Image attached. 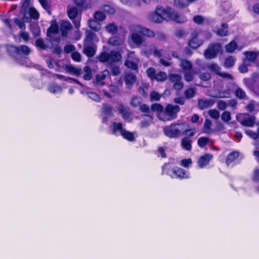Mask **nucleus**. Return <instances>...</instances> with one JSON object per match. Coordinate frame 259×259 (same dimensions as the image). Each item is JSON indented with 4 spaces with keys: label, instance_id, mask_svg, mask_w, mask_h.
I'll return each mask as SVG.
<instances>
[{
    "label": "nucleus",
    "instance_id": "nucleus-15",
    "mask_svg": "<svg viewBox=\"0 0 259 259\" xmlns=\"http://www.w3.org/2000/svg\"><path fill=\"white\" fill-rule=\"evenodd\" d=\"M142 117L143 120L140 123L141 128H146L151 124L153 119V116L150 114H144Z\"/></svg>",
    "mask_w": 259,
    "mask_h": 259
},
{
    "label": "nucleus",
    "instance_id": "nucleus-51",
    "mask_svg": "<svg viewBox=\"0 0 259 259\" xmlns=\"http://www.w3.org/2000/svg\"><path fill=\"white\" fill-rule=\"evenodd\" d=\"M195 94V89L194 88H189L186 90L184 92V95L186 98L190 99L193 98Z\"/></svg>",
    "mask_w": 259,
    "mask_h": 259
},
{
    "label": "nucleus",
    "instance_id": "nucleus-20",
    "mask_svg": "<svg viewBox=\"0 0 259 259\" xmlns=\"http://www.w3.org/2000/svg\"><path fill=\"white\" fill-rule=\"evenodd\" d=\"M136 79L137 77L136 75L133 73H127L124 77L125 83L126 85L128 86V88H130L131 87L133 86L134 83L136 82Z\"/></svg>",
    "mask_w": 259,
    "mask_h": 259
},
{
    "label": "nucleus",
    "instance_id": "nucleus-24",
    "mask_svg": "<svg viewBox=\"0 0 259 259\" xmlns=\"http://www.w3.org/2000/svg\"><path fill=\"white\" fill-rule=\"evenodd\" d=\"M231 119V114L229 111H225L221 115L222 120L224 122L228 123L229 125H233L235 123L234 121L230 122Z\"/></svg>",
    "mask_w": 259,
    "mask_h": 259
},
{
    "label": "nucleus",
    "instance_id": "nucleus-27",
    "mask_svg": "<svg viewBox=\"0 0 259 259\" xmlns=\"http://www.w3.org/2000/svg\"><path fill=\"white\" fill-rule=\"evenodd\" d=\"M139 62V59H135L133 60H126L124 62V65L128 68L136 70L138 68Z\"/></svg>",
    "mask_w": 259,
    "mask_h": 259
},
{
    "label": "nucleus",
    "instance_id": "nucleus-50",
    "mask_svg": "<svg viewBox=\"0 0 259 259\" xmlns=\"http://www.w3.org/2000/svg\"><path fill=\"white\" fill-rule=\"evenodd\" d=\"M151 111H156L157 112H164L163 107L158 103H155L152 105L151 107Z\"/></svg>",
    "mask_w": 259,
    "mask_h": 259
},
{
    "label": "nucleus",
    "instance_id": "nucleus-56",
    "mask_svg": "<svg viewBox=\"0 0 259 259\" xmlns=\"http://www.w3.org/2000/svg\"><path fill=\"white\" fill-rule=\"evenodd\" d=\"M147 74L149 77L151 79L154 80V78L156 75L155 69L153 67L148 68L146 71Z\"/></svg>",
    "mask_w": 259,
    "mask_h": 259
},
{
    "label": "nucleus",
    "instance_id": "nucleus-37",
    "mask_svg": "<svg viewBox=\"0 0 259 259\" xmlns=\"http://www.w3.org/2000/svg\"><path fill=\"white\" fill-rule=\"evenodd\" d=\"M121 136L123 138L125 139H126L127 140L133 142L135 140V138L134 137V135L133 133H132L131 132L127 131L126 130H124V131L123 132L122 134H121Z\"/></svg>",
    "mask_w": 259,
    "mask_h": 259
},
{
    "label": "nucleus",
    "instance_id": "nucleus-42",
    "mask_svg": "<svg viewBox=\"0 0 259 259\" xmlns=\"http://www.w3.org/2000/svg\"><path fill=\"white\" fill-rule=\"evenodd\" d=\"M237 47V43L235 41H231L225 46V49L227 52L232 53L236 49Z\"/></svg>",
    "mask_w": 259,
    "mask_h": 259
},
{
    "label": "nucleus",
    "instance_id": "nucleus-16",
    "mask_svg": "<svg viewBox=\"0 0 259 259\" xmlns=\"http://www.w3.org/2000/svg\"><path fill=\"white\" fill-rule=\"evenodd\" d=\"M212 158V156L209 154H206L201 156L198 160V165L200 168L206 166Z\"/></svg>",
    "mask_w": 259,
    "mask_h": 259
},
{
    "label": "nucleus",
    "instance_id": "nucleus-8",
    "mask_svg": "<svg viewBox=\"0 0 259 259\" xmlns=\"http://www.w3.org/2000/svg\"><path fill=\"white\" fill-rule=\"evenodd\" d=\"M208 68L211 71L214 72L217 74L219 75V76L227 78L228 80H233V76L226 72H221V68L220 67V66L215 63H211L208 66Z\"/></svg>",
    "mask_w": 259,
    "mask_h": 259
},
{
    "label": "nucleus",
    "instance_id": "nucleus-43",
    "mask_svg": "<svg viewBox=\"0 0 259 259\" xmlns=\"http://www.w3.org/2000/svg\"><path fill=\"white\" fill-rule=\"evenodd\" d=\"M236 61V59L232 56H229L225 59L224 65L225 67L230 68L232 67Z\"/></svg>",
    "mask_w": 259,
    "mask_h": 259
},
{
    "label": "nucleus",
    "instance_id": "nucleus-26",
    "mask_svg": "<svg viewBox=\"0 0 259 259\" xmlns=\"http://www.w3.org/2000/svg\"><path fill=\"white\" fill-rule=\"evenodd\" d=\"M192 141L188 138H184L182 139L181 142V145L183 149L190 151L192 149Z\"/></svg>",
    "mask_w": 259,
    "mask_h": 259
},
{
    "label": "nucleus",
    "instance_id": "nucleus-57",
    "mask_svg": "<svg viewBox=\"0 0 259 259\" xmlns=\"http://www.w3.org/2000/svg\"><path fill=\"white\" fill-rule=\"evenodd\" d=\"M117 109L120 114L129 111V109L122 104H119L117 107Z\"/></svg>",
    "mask_w": 259,
    "mask_h": 259
},
{
    "label": "nucleus",
    "instance_id": "nucleus-29",
    "mask_svg": "<svg viewBox=\"0 0 259 259\" xmlns=\"http://www.w3.org/2000/svg\"><path fill=\"white\" fill-rule=\"evenodd\" d=\"M107 31L111 34H115L118 30V26L114 22H111L106 26Z\"/></svg>",
    "mask_w": 259,
    "mask_h": 259
},
{
    "label": "nucleus",
    "instance_id": "nucleus-60",
    "mask_svg": "<svg viewBox=\"0 0 259 259\" xmlns=\"http://www.w3.org/2000/svg\"><path fill=\"white\" fill-rule=\"evenodd\" d=\"M19 36L24 40L25 42H27L30 39L29 34L26 31H22L20 32Z\"/></svg>",
    "mask_w": 259,
    "mask_h": 259
},
{
    "label": "nucleus",
    "instance_id": "nucleus-36",
    "mask_svg": "<svg viewBox=\"0 0 259 259\" xmlns=\"http://www.w3.org/2000/svg\"><path fill=\"white\" fill-rule=\"evenodd\" d=\"M213 96L217 98H227L230 97L231 94L227 91H218L216 95Z\"/></svg>",
    "mask_w": 259,
    "mask_h": 259
},
{
    "label": "nucleus",
    "instance_id": "nucleus-19",
    "mask_svg": "<svg viewBox=\"0 0 259 259\" xmlns=\"http://www.w3.org/2000/svg\"><path fill=\"white\" fill-rule=\"evenodd\" d=\"M123 42V39L117 36L111 37L108 41L109 45L114 47L121 46Z\"/></svg>",
    "mask_w": 259,
    "mask_h": 259
},
{
    "label": "nucleus",
    "instance_id": "nucleus-21",
    "mask_svg": "<svg viewBox=\"0 0 259 259\" xmlns=\"http://www.w3.org/2000/svg\"><path fill=\"white\" fill-rule=\"evenodd\" d=\"M67 13L70 19H74L77 17L78 10L75 7L69 5L67 8Z\"/></svg>",
    "mask_w": 259,
    "mask_h": 259
},
{
    "label": "nucleus",
    "instance_id": "nucleus-46",
    "mask_svg": "<svg viewBox=\"0 0 259 259\" xmlns=\"http://www.w3.org/2000/svg\"><path fill=\"white\" fill-rule=\"evenodd\" d=\"M235 94L237 98L241 99H245L246 96L245 91L239 87L236 88Z\"/></svg>",
    "mask_w": 259,
    "mask_h": 259
},
{
    "label": "nucleus",
    "instance_id": "nucleus-6",
    "mask_svg": "<svg viewBox=\"0 0 259 259\" xmlns=\"http://www.w3.org/2000/svg\"><path fill=\"white\" fill-rule=\"evenodd\" d=\"M236 119L243 126L253 127L255 124L258 125V123L255 121V117L248 114L237 113L236 115Z\"/></svg>",
    "mask_w": 259,
    "mask_h": 259
},
{
    "label": "nucleus",
    "instance_id": "nucleus-32",
    "mask_svg": "<svg viewBox=\"0 0 259 259\" xmlns=\"http://www.w3.org/2000/svg\"><path fill=\"white\" fill-rule=\"evenodd\" d=\"M88 25L92 29L96 31H98L101 29L100 24L97 21L93 19L89 20Z\"/></svg>",
    "mask_w": 259,
    "mask_h": 259
},
{
    "label": "nucleus",
    "instance_id": "nucleus-28",
    "mask_svg": "<svg viewBox=\"0 0 259 259\" xmlns=\"http://www.w3.org/2000/svg\"><path fill=\"white\" fill-rule=\"evenodd\" d=\"M29 29L34 37H37L40 35V29L37 23L30 24Z\"/></svg>",
    "mask_w": 259,
    "mask_h": 259
},
{
    "label": "nucleus",
    "instance_id": "nucleus-40",
    "mask_svg": "<svg viewBox=\"0 0 259 259\" xmlns=\"http://www.w3.org/2000/svg\"><path fill=\"white\" fill-rule=\"evenodd\" d=\"M211 122L209 119H206L205 120L203 125V131L206 134L212 133L213 131L211 129Z\"/></svg>",
    "mask_w": 259,
    "mask_h": 259
},
{
    "label": "nucleus",
    "instance_id": "nucleus-14",
    "mask_svg": "<svg viewBox=\"0 0 259 259\" xmlns=\"http://www.w3.org/2000/svg\"><path fill=\"white\" fill-rule=\"evenodd\" d=\"M72 25L68 20L62 21L60 23V30L63 36H67L68 32L72 29Z\"/></svg>",
    "mask_w": 259,
    "mask_h": 259
},
{
    "label": "nucleus",
    "instance_id": "nucleus-49",
    "mask_svg": "<svg viewBox=\"0 0 259 259\" xmlns=\"http://www.w3.org/2000/svg\"><path fill=\"white\" fill-rule=\"evenodd\" d=\"M208 114L211 118L217 120L220 118V114L219 111L217 109H213L208 111Z\"/></svg>",
    "mask_w": 259,
    "mask_h": 259
},
{
    "label": "nucleus",
    "instance_id": "nucleus-38",
    "mask_svg": "<svg viewBox=\"0 0 259 259\" xmlns=\"http://www.w3.org/2000/svg\"><path fill=\"white\" fill-rule=\"evenodd\" d=\"M74 3L79 7L84 9L91 8V5L88 3L87 0H73Z\"/></svg>",
    "mask_w": 259,
    "mask_h": 259
},
{
    "label": "nucleus",
    "instance_id": "nucleus-7",
    "mask_svg": "<svg viewBox=\"0 0 259 259\" xmlns=\"http://www.w3.org/2000/svg\"><path fill=\"white\" fill-rule=\"evenodd\" d=\"M221 50V45L218 43L209 44L207 49L204 52V56L206 59L215 58Z\"/></svg>",
    "mask_w": 259,
    "mask_h": 259
},
{
    "label": "nucleus",
    "instance_id": "nucleus-30",
    "mask_svg": "<svg viewBox=\"0 0 259 259\" xmlns=\"http://www.w3.org/2000/svg\"><path fill=\"white\" fill-rule=\"evenodd\" d=\"M83 53L89 57L94 56L96 53L95 49L92 46H85L83 50Z\"/></svg>",
    "mask_w": 259,
    "mask_h": 259
},
{
    "label": "nucleus",
    "instance_id": "nucleus-41",
    "mask_svg": "<svg viewBox=\"0 0 259 259\" xmlns=\"http://www.w3.org/2000/svg\"><path fill=\"white\" fill-rule=\"evenodd\" d=\"M109 72L107 70H105L100 73L96 75V81L98 82H101V84H103V83L101 82L106 78Z\"/></svg>",
    "mask_w": 259,
    "mask_h": 259
},
{
    "label": "nucleus",
    "instance_id": "nucleus-10",
    "mask_svg": "<svg viewBox=\"0 0 259 259\" xmlns=\"http://www.w3.org/2000/svg\"><path fill=\"white\" fill-rule=\"evenodd\" d=\"M35 46L41 50H46L52 47V45L50 40L46 38L45 39L42 38L37 39L35 41Z\"/></svg>",
    "mask_w": 259,
    "mask_h": 259
},
{
    "label": "nucleus",
    "instance_id": "nucleus-1",
    "mask_svg": "<svg viewBox=\"0 0 259 259\" xmlns=\"http://www.w3.org/2000/svg\"><path fill=\"white\" fill-rule=\"evenodd\" d=\"M130 34L127 37L128 44L133 48H140L144 44L145 38L143 35L153 37V31L140 25H132L130 27Z\"/></svg>",
    "mask_w": 259,
    "mask_h": 259
},
{
    "label": "nucleus",
    "instance_id": "nucleus-9",
    "mask_svg": "<svg viewBox=\"0 0 259 259\" xmlns=\"http://www.w3.org/2000/svg\"><path fill=\"white\" fill-rule=\"evenodd\" d=\"M199 34V32L197 31H194L192 33V38L189 41V46L192 49H197L200 46L203 41L202 39H199L197 38V36Z\"/></svg>",
    "mask_w": 259,
    "mask_h": 259
},
{
    "label": "nucleus",
    "instance_id": "nucleus-45",
    "mask_svg": "<svg viewBox=\"0 0 259 259\" xmlns=\"http://www.w3.org/2000/svg\"><path fill=\"white\" fill-rule=\"evenodd\" d=\"M103 110L104 112L107 115L113 116L114 110L111 106L108 104H103Z\"/></svg>",
    "mask_w": 259,
    "mask_h": 259
},
{
    "label": "nucleus",
    "instance_id": "nucleus-58",
    "mask_svg": "<svg viewBox=\"0 0 259 259\" xmlns=\"http://www.w3.org/2000/svg\"><path fill=\"white\" fill-rule=\"evenodd\" d=\"M192 73H195L194 71H192L190 72V71H187L185 73L184 75V79L186 81L190 82L192 81L194 77L192 75Z\"/></svg>",
    "mask_w": 259,
    "mask_h": 259
},
{
    "label": "nucleus",
    "instance_id": "nucleus-55",
    "mask_svg": "<svg viewBox=\"0 0 259 259\" xmlns=\"http://www.w3.org/2000/svg\"><path fill=\"white\" fill-rule=\"evenodd\" d=\"M141 102V100L140 98L134 97L131 100V105L134 107H137L140 105Z\"/></svg>",
    "mask_w": 259,
    "mask_h": 259
},
{
    "label": "nucleus",
    "instance_id": "nucleus-44",
    "mask_svg": "<svg viewBox=\"0 0 259 259\" xmlns=\"http://www.w3.org/2000/svg\"><path fill=\"white\" fill-rule=\"evenodd\" d=\"M109 53L107 52H103L100 55L98 56L97 59L100 62H109Z\"/></svg>",
    "mask_w": 259,
    "mask_h": 259
},
{
    "label": "nucleus",
    "instance_id": "nucleus-12",
    "mask_svg": "<svg viewBox=\"0 0 259 259\" xmlns=\"http://www.w3.org/2000/svg\"><path fill=\"white\" fill-rule=\"evenodd\" d=\"M172 172L174 175L171 177L172 178H188L189 177L188 173L186 172L184 169L176 167L172 169Z\"/></svg>",
    "mask_w": 259,
    "mask_h": 259
},
{
    "label": "nucleus",
    "instance_id": "nucleus-48",
    "mask_svg": "<svg viewBox=\"0 0 259 259\" xmlns=\"http://www.w3.org/2000/svg\"><path fill=\"white\" fill-rule=\"evenodd\" d=\"M29 15L33 19H37L39 17L38 12L33 7L30 8L29 9Z\"/></svg>",
    "mask_w": 259,
    "mask_h": 259
},
{
    "label": "nucleus",
    "instance_id": "nucleus-47",
    "mask_svg": "<svg viewBox=\"0 0 259 259\" xmlns=\"http://www.w3.org/2000/svg\"><path fill=\"white\" fill-rule=\"evenodd\" d=\"M167 77L168 78L169 80L173 83L179 81L182 79L181 76L178 74L170 73L169 74Z\"/></svg>",
    "mask_w": 259,
    "mask_h": 259
},
{
    "label": "nucleus",
    "instance_id": "nucleus-22",
    "mask_svg": "<svg viewBox=\"0 0 259 259\" xmlns=\"http://www.w3.org/2000/svg\"><path fill=\"white\" fill-rule=\"evenodd\" d=\"M173 5L179 10H183L189 6L187 0H174Z\"/></svg>",
    "mask_w": 259,
    "mask_h": 259
},
{
    "label": "nucleus",
    "instance_id": "nucleus-31",
    "mask_svg": "<svg viewBox=\"0 0 259 259\" xmlns=\"http://www.w3.org/2000/svg\"><path fill=\"white\" fill-rule=\"evenodd\" d=\"M239 156V153L238 152H233L230 153L227 157L226 163L228 166L236 160Z\"/></svg>",
    "mask_w": 259,
    "mask_h": 259
},
{
    "label": "nucleus",
    "instance_id": "nucleus-4",
    "mask_svg": "<svg viewBox=\"0 0 259 259\" xmlns=\"http://www.w3.org/2000/svg\"><path fill=\"white\" fill-rule=\"evenodd\" d=\"M141 53L145 57L153 55L155 57L160 58L165 55V51L163 49H159L154 44H143L140 47Z\"/></svg>",
    "mask_w": 259,
    "mask_h": 259
},
{
    "label": "nucleus",
    "instance_id": "nucleus-35",
    "mask_svg": "<svg viewBox=\"0 0 259 259\" xmlns=\"http://www.w3.org/2000/svg\"><path fill=\"white\" fill-rule=\"evenodd\" d=\"M243 54L246 56V59L251 62H254L257 57L256 53L253 51H246Z\"/></svg>",
    "mask_w": 259,
    "mask_h": 259
},
{
    "label": "nucleus",
    "instance_id": "nucleus-18",
    "mask_svg": "<svg viewBox=\"0 0 259 259\" xmlns=\"http://www.w3.org/2000/svg\"><path fill=\"white\" fill-rule=\"evenodd\" d=\"M124 128L122 127V124L121 122H113L112 124V134L118 136L121 135L123 132L124 131Z\"/></svg>",
    "mask_w": 259,
    "mask_h": 259
},
{
    "label": "nucleus",
    "instance_id": "nucleus-52",
    "mask_svg": "<svg viewBox=\"0 0 259 259\" xmlns=\"http://www.w3.org/2000/svg\"><path fill=\"white\" fill-rule=\"evenodd\" d=\"M94 18L97 21H102L106 18V16L104 13L97 11L95 13Z\"/></svg>",
    "mask_w": 259,
    "mask_h": 259
},
{
    "label": "nucleus",
    "instance_id": "nucleus-64",
    "mask_svg": "<svg viewBox=\"0 0 259 259\" xmlns=\"http://www.w3.org/2000/svg\"><path fill=\"white\" fill-rule=\"evenodd\" d=\"M71 58L74 61L76 62H80L81 61V55L77 52H74L71 54Z\"/></svg>",
    "mask_w": 259,
    "mask_h": 259
},
{
    "label": "nucleus",
    "instance_id": "nucleus-61",
    "mask_svg": "<svg viewBox=\"0 0 259 259\" xmlns=\"http://www.w3.org/2000/svg\"><path fill=\"white\" fill-rule=\"evenodd\" d=\"M15 23L21 29H25L26 28L25 24L24 22L21 21L20 19L18 18H15L14 19Z\"/></svg>",
    "mask_w": 259,
    "mask_h": 259
},
{
    "label": "nucleus",
    "instance_id": "nucleus-62",
    "mask_svg": "<svg viewBox=\"0 0 259 259\" xmlns=\"http://www.w3.org/2000/svg\"><path fill=\"white\" fill-rule=\"evenodd\" d=\"M227 103L223 100H220L218 102L217 107L219 110H225L227 108Z\"/></svg>",
    "mask_w": 259,
    "mask_h": 259
},
{
    "label": "nucleus",
    "instance_id": "nucleus-3",
    "mask_svg": "<svg viewBox=\"0 0 259 259\" xmlns=\"http://www.w3.org/2000/svg\"><path fill=\"white\" fill-rule=\"evenodd\" d=\"M188 124L186 122L173 123L163 128L164 135L170 138H177L187 131Z\"/></svg>",
    "mask_w": 259,
    "mask_h": 259
},
{
    "label": "nucleus",
    "instance_id": "nucleus-25",
    "mask_svg": "<svg viewBox=\"0 0 259 259\" xmlns=\"http://www.w3.org/2000/svg\"><path fill=\"white\" fill-rule=\"evenodd\" d=\"M109 62L112 63V62H116L119 61L121 58V55L118 52L112 51L110 52L109 54Z\"/></svg>",
    "mask_w": 259,
    "mask_h": 259
},
{
    "label": "nucleus",
    "instance_id": "nucleus-34",
    "mask_svg": "<svg viewBox=\"0 0 259 259\" xmlns=\"http://www.w3.org/2000/svg\"><path fill=\"white\" fill-rule=\"evenodd\" d=\"M49 91L53 94H59L62 91L61 87L58 84L53 83L49 87Z\"/></svg>",
    "mask_w": 259,
    "mask_h": 259
},
{
    "label": "nucleus",
    "instance_id": "nucleus-11",
    "mask_svg": "<svg viewBox=\"0 0 259 259\" xmlns=\"http://www.w3.org/2000/svg\"><path fill=\"white\" fill-rule=\"evenodd\" d=\"M214 100L211 99H201L198 100V106L202 110L209 108L213 105Z\"/></svg>",
    "mask_w": 259,
    "mask_h": 259
},
{
    "label": "nucleus",
    "instance_id": "nucleus-17",
    "mask_svg": "<svg viewBox=\"0 0 259 259\" xmlns=\"http://www.w3.org/2000/svg\"><path fill=\"white\" fill-rule=\"evenodd\" d=\"M65 69L67 72L74 75L76 76H79L82 72V70L81 68L76 67L71 64L65 65Z\"/></svg>",
    "mask_w": 259,
    "mask_h": 259
},
{
    "label": "nucleus",
    "instance_id": "nucleus-39",
    "mask_svg": "<svg viewBox=\"0 0 259 259\" xmlns=\"http://www.w3.org/2000/svg\"><path fill=\"white\" fill-rule=\"evenodd\" d=\"M167 78L166 73L163 71H159L156 74L154 79L158 81H164Z\"/></svg>",
    "mask_w": 259,
    "mask_h": 259
},
{
    "label": "nucleus",
    "instance_id": "nucleus-33",
    "mask_svg": "<svg viewBox=\"0 0 259 259\" xmlns=\"http://www.w3.org/2000/svg\"><path fill=\"white\" fill-rule=\"evenodd\" d=\"M83 72L84 74L83 78L85 80H90L92 77V70L91 68L88 66H86L83 68Z\"/></svg>",
    "mask_w": 259,
    "mask_h": 259
},
{
    "label": "nucleus",
    "instance_id": "nucleus-2",
    "mask_svg": "<svg viewBox=\"0 0 259 259\" xmlns=\"http://www.w3.org/2000/svg\"><path fill=\"white\" fill-rule=\"evenodd\" d=\"M151 21L156 23H161L165 19L167 20H173L177 23H183L187 21L185 15H179L178 12L172 8L164 10L160 6L157 7L156 11L149 16Z\"/></svg>",
    "mask_w": 259,
    "mask_h": 259
},
{
    "label": "nucleus",
    "instance_id": "nucleus-23",
    "mask_svg": "<svg viewBox=\"0 0 259 259\" xmlns=\"http://www.w3.org/2000/svg\"><path fill=\"white\" fill-rule=\"evenodd\" d=\"M180 66L184 71H190L192 69V63L186 59H181Z\"/></svg>",
    "mask_w": 259,
    "mask_h": 259
},
{
    "label": "nucleus",
    "instance_id": "nucleus-54",
    "mask_svg": "<svg viewBox=\"0 0 259 259\" xmlns=\"http://www.w3.org/2000/svg\"><path fill=\"white\" fill-rule=\"evenodd\" d=\"M87 95L90 99L95 101L100 102L101 100L100 96L95 93L89 92L87 93Z\"/></svg>",
    "mask_w": 259,
    "mask_h": 259
},
{
    "label": "nucleus",
    "instance_id": "nucleus-63",
    "mask_svg": "<svg viewBox=\"0 0 259 259\" xmlns=\"http://www.w3.org/2000/svg\"><path fill=\"white\" fill-rule=\"evenodd\" d=\"M59 31V27L57 25H52L48 29V33H57Z\"/></svg>",
    "mask_w": 259,
    "mask_h": 259
},
{
    "label": "nucleus",
    "instance_id": "nucleus-59",
    "mask_svg": "<svg viewBox=\"0 0 259 259\" xmlns=\"http://www.w3.org/2000/svg\"><path fill=\"white\" fill-rule=\"evenodd\" d=\"M150 100L153 101H159L161 98V95L155 91L152 92L150 94Z\"/></svg>",
    "mask_w": 259,
    "mask_h": 259
},
{
    "label": "nucleus",
    "instance_id": "nucleus-53",
    "mask_svg": "<svg viewBox=\"0 0 259 259\" xmlns=\"http://www.w3.org/2000/svg\"><path fill=\"white\" fill-rule=\"evenodd\" d=\"M209 139L206 137H201L198 139L197 143L199 147H203L208 143H209Z\"/></svg>",
    "mask_w": 259,
    "mask_h": 259
},
{
    "label": "nucleus",
    "instance_id": "nucleus-13",
    "mask_svg": "<svg viewBox=\"0 0 259 259\" xmlns=\"http://www.w3.org/2000/svg\"><path fill=\"white\" fill-rule=\"evenodd\" d=\"M13 48L18 54L22 56H27L31 52L30 48L26 45H22Z\"/></svg>",
    "mask_w": 259,
    "mask_h": 259
},
{
    "label": "nucleus",
    "instance_id": "nucleus-5",
    "mask_svg": "<svg viewBox=\"0 0 259 259\" xmlns=\"http://www.w3.org/2000/svg\"><path fill=\"white\" fill-rule=\"evenodd\" d=\"M180 107L178 105L173 104H167L164 110V115L163 117L159 116V118L162 121H169L176 119L177 117V114L180 111Z\"/></svg>",
    "mask_w": 259,
    "mask_h": 259
}]
</instances>
